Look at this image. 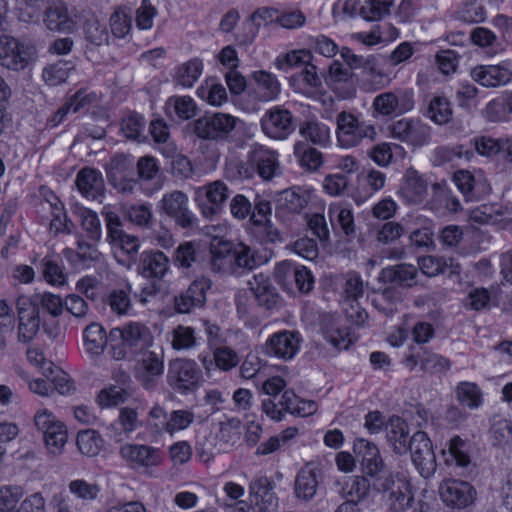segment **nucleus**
<instances>
[{
	"mask_svg": "<svg viewBox=\"0 0 512 512\" xmlns=\"http://www.w3.org/2000/svg\"><path fill=\"white\" fill-rule=\"evenodd\" d=\"M188 202V196L184 192L174 190L163 195L158 207L181 228L192 229L197 227L198 219L189 209Z\"/></svg>",
	"mask_w": 512,
	"mask_h": 512,
	"instance_id": "obj_10",
	"label": "nucleus"
},
{
	"mask_svg": "<svg viewBox=\"0 0 512 512\" xmlns=\"http://www.w3.org/2000/svg\"><path fill=\"white\" fill-rule=\"evenodd\" d=\"M370 487V481L365 476L345 477L336 482L337 493L356 505L368 496Z\"/></svg>",
	"mask_w": 512,
	"mask_h": 512,
	"instance_id": "obj_31",
	"label": "nucleus"
},
{
	"mask_svg": "<svg viewBox=\"0 0 512 512\" xmlns=\"http://www.w3.org/2000/svg\"><path fill=\"white\" fill-rule=\"evenodd\" d=\"M110 355L114 360L134 361L150 349L154 337L143 323L130 322L109 332Z\"/></svg>",
	"mask_w": 512,
	"mask_h": 512,
	"instance_id": "obj_1",
	"label": "nucleus"
},
{
	"mask_svg": "<svg viewBox=\"0 0 512 512\" xmlns=\"http://www.w3.org/2000/svg\"><path fill=\"white\" fill-rule=\"evenodd\" d=\"M271 215V204L265 199H256L254 203V213L251 215V222L253 225L262 228L266 234L265 240L267 242H275L280 240V235L277 230L270 222L269 217Z\"/></svg>",
	"mask_w": 512,
	"mask_h": 512,
	"instance_id": "obj_34",
	"label": "nucleus"
},
{
	"mask_svg": "<svg viewBox=\"0 0 512 512\" xmlns=\"http://www.w3.org/2000/svg\"><path fill=\"white\" fill-rule=\"evenodd\" d=\"M340 54L350 69L363 68L371 74L376 73L377 59L374 55H357L348 47H343Z\"/></svg>",
	"mask_w": 512,
	"mask_h": 512,
	"instance_id": "obj_59",
	"label": "nucleus"
},
{
	"mask_svg": "<svg viewBox=\"0 0 512 512\" xmlns=\"http://www.w3.org/2000/svg\"><path fill=\"white\" fill-rule=\"evenodd\" d=\"M18 313V341L31 342L39 332L41 320L39 311L31 306L27 296H19L16 302Z\"/></svg>",
	"mask_w": 512,
	"mask_h": 512,
	"instance_id": "obj_18",
	"label": "nucleus"
},
{
	"mask_svg": "<svg viewBox=\"0 0 512 512\" xmlns=\"http://www.w3.org/2000/svg\"><path fill=\"white\" fill-rule=\"evenodd\" d=\"M120 455L132 468H150L161 461L159 450L147 445L126 444L120 448Z\"/></svg>",
	"mask_w": 512,
	"mask_h": 512,
	"instance_id": "obj_25",
	"label": "nucleus"
},
{
	"mask_svg": "<svg viewBox=\"0 0 512 512\" xmlns=\"http://www.w3.org/2000/svg\"><path fill=\"white\" fill-rule=\"evenodd\" d=\"M278 152L264 145L254 143L244 160L235 164L240 179H252L258 175L263 181H271L281 174Z\"/></svg>",
	"mask_w": 512,
	"mask_h": 512,
	"instance_id": "obj_2",
	"label": "nucleus"
},
{
	"mask_svg": "<svg viewBox=\"0 0 512 512\" xmlns=\"http://www.w3.org/2000/svg\"><path fill=\"white\" fill-rule=\"evenodd\" d=\"M77 250L66 248L63 250L65 258L76 268H90L95 263L100 262L102 253L96 247L94 242H87L78 239L76 242Z\"/></svg>",
	"mask_w": 512,
	"mask_h": 512,
	"instance_id": "obj_28",
	"label": "nucleus"
},
{
	"mask_svg": "<svg viewBox=\"0 0 512 512\" xmlns=\"http://www.w3.org/2000/svg\"><path fill=\"white\" fill-rule=\"evenodd\" d=\"M322 330L325 339L338 350L348 349L354 341L349 328L341 327L334 320L324 321Z\"/></svg>",
	"mask_w": 512,
	"mask_h": 512,
	"instance_id": "obj_42",
	"label": "nucleus"
},
{
	"mask_svg": "<svg viewBox=\"0 0 512 512\" xmlns=\"http://www.w3.org/2000/svg\"><path fill=\"white\" fill-rule=\"evenodd\" d=\"M318 484V476L314 469L309 466L301 468L294 481L296 497L304 501L311 500L317 492Z\"/></svg>",
	"mask_w": 512,
	"mask_h": 512,
	"instance_id": "obj_36",
	"label": "nucleus"
},
{
	"mask_svg": "<svg viewBox=\"0 0 512 512\" xmlns=\"http://www.w3.org/2000/svg\"><path fill=\"white\" fill-rule=\"evenodd\" d=\"M301 336L297 331L282 330L272 334L266 342V352L283 360H290L299 351Z\"/></svg>",
	"mask_w": 512,
	"mask_h": 512,
	"instance_id": "obj_21",
	"label": "nucleus"
},
{
	"mask_svg": "<svg viewBox=\"0 0 512 512\" xmlns=\"http://www.w3.org/2000/svg\"><path fill=\"white\" fill-rule=\"evenodd\" d=\"M405 361L410 369L420 365L422 370L429 373L445 372L451 367L449 359L422 346L413 347Z\"/></svg>",
	"mask_w": 512,
	"mask_h": 512,
	"instance_id": "obj_24",
	"label": "nucleus"
},
{
	"mask_svg": "<svg viewBox=\"0 0 512 512\" xmlns=\"http://www.w3.org/2000/svg\"><path fill=\"white\" fill-rule=\"evenodd\" d=\"M167 113L172 117L176 115L181 120H187L195 116L196 104L189 96H172L165 105Z\"/></svg>",
	"mask_w": 512,
	"mask_h": 512,
	"instance_id": "obj_46",
	"label": "nucleus"
},
{
	"mask_svg": "<svg viewBox=\"0 0 512 512\" xmlns=\"http://www.w3.org/2000/svg\"><path fill=\"white\" fill-rule=\"evenodd\" d=\"M457 401L470 410H476L483 404V392L474 382L462 381L455 388Z\"/></svg>",
	"mask_w": 512,
	"mask_h": 512,
	"instance_id": "obj_41",
	"label": "nucleus"
},
{
	"mask_svg": "<svg viewBox=\"0 0 512 512\" xmlns=\"http://www.w3.org/2000/svg\"><path fill=\"white\" fill-rule=\"evenodd\" d=\"M385 433L387 442L395 454L404 455L408 452L410 438L405 420L399 416L390 417L385 425Z\"/></svg>",
	"mask_w": 512,
	"mask_h": 512,
	"instance_id": "obj_29",
	"label": "nucleus"
},
{
	"mask_svg": "<svg viewBox=\"0 0 512 512\" xmlns=\"http://www.w3.org/2000/svg\"><path fill=\"white\" fill-rule=\"evenodd\" d=\"M135 264L139 275L153 280H161L170 268L168 256L158 249L143 251Z\"/></svg>",
	"mask_w": 512,
	"mask_h": 512,
	"instance_id": "obj_20",
	"label": "nucleus"
},
{
	"mask_svg": "<svg viewBox=\"0 0 512 512\" xmlns=\"http://www.w3.org/2000/svg\"><path fill=\"white\" fill-rule=\"evenodd\" d=\"M393 138L406 142L414 147L427 144L431 138L430 127L419 119L403 118L390 126Z\"/></svg>",
	"mask_w": 512,
	"mask_h": 512,
	"instance_id": "obj_15",
	"label": "nucleus"
},
{
	"mask_svg": "<svg viewBox=\"0 0 512 512\" xmlns=\"http://www.w3.org/2000/svg\"><path fill=\"white\" fill-rule=\"evenodd\" d=\"M439 495L446 506L461 510L473 504L476 490L467 481L447 479L440 484Z\"/></svg>",
	"mask_w": 512,
	"mask_h": 512,
	"instance_id": "obj_13",
	"label": "nucleus"
},
{
	"mask_svg": "<svg viewBox=\"0 0 512 512\" xmlns=\"http://www.w3.org/2000/svg\"><path fill=\"white\" fill-rule=\"evenodd\" d=\"M473 79L485 87H496L507 84L512 72L502 65H483L475 67L471 73Z\"/></svg>",
	"mask_w": 512,
	"mask_h": 512,
	"instance_id": "obj_32",
	"label": "nucleus"
},
{
	"mask_svg": "<svg viewBox=\"0 0 512 512\" xmlns=\"http://www.w3.org/2000/svg\"><path fill=\"white\" fill-rule=\"evenodd\" d=\"M274 278L289 293L298 291L307 294L313 289L315 282L308 268L292 261L278 263L274 270Z\"/></svg>",
	"mask_w": 512,
	"mask_h": 512,
	"instance_id": "obj_5",
	"label": "nucleus"
},
{
	"mask_svg": "<svg viewBox=\"0 0 512 512\" xmlns=\"http://www.w3.org/2000/svg\"><path fill=\"white\" fill-rule=\"evenodd\" d=\"M426 115L438 125L447 124L453 115L450 101L443 96L433 97L428 104Z\"/></svg>",
	"mask_w": 512,
	"mask_h": 512,
	"instance_id": "obj_48",
	"label": "nucleus"
},
{
	"mask_svg": "<svg viewBox=\"0 0 512 512\" xmlns=\"http://www.w3.org/2000/svg\"><path fill=\"white\" fill-rule=\"evenodd\" d=\"M138 360V379L146 390H152L157 385V380L164 372L163 353L150 351L141 353Z\"/></svg>",
	"mask_w": 512,
	"mask_h": 512,
	"instance_id": "obj_23",
	"label": "nucleus"
},
{
	"mask_svg": "<svg viewBox=\"0 0 512 512\" xmlns=\"http://www.w3.org/2000/svg\"><path fill=\"white\" fill-rule=\"evenodd\" d=\"M373 125L360 121L354 114L341 111L336 116V136L343 148L358 146L364 138L373 140L376 136Z\"/></svg>",
	"mask_w": 512,
	"mask_h": 512,
	"instance_id": "obj_4",
	"label": "nucleus"
},
{
	"mask_svg": "<svg viewBox=\"0 0 512 512\" xmlns=\"http://www.w3.org/2000/svg\"><path fill=\"white\" fill-rule=\"evenodd\" d=\"M233 261L236 274L240 270L251 271L263 263V259L258 252L244 243H233Z\"/></svg>",
	"mask_w": 512,
	"mask_h": 512,
	"instance_id": "obj_40",
	"label": "nucleus"
},
{
	"mask_svg": "<svg viewBox=\"0 0 512 512\" xmlns=\"http://www.w3.org/2000/svg\"><path fill=\"white\" fill-rule=\"evenodd\" d=\"M294 155L300 165L309 171H316L323 163L321 152L305 142L299 141L295 144Z\"/></svg>",
	"mask_w": 512,
	"mask_h": 512,
	"instance_id": "obj_52",
	"label": "nucleus"
},
{
	"mask_svg": "<svg viewBox=\"0 0 512 512\" xmlns=\"http://www.w3.org/2000/svg\"><path fill=\"white\" fill-rule=\"evenodd\" d=\"M512 113V93L506 92L490 101L486 107V114L490 121L498 122L508 119Z\"/></svg>",
	"mask_w": 512,
	"mask_h": 512,
	"instance_id": "obj_51",
	"label": "nucleus"
},
{
	"mask_svg": "<svg viewBox=\"0 0 512 512\" xmlns=\"http://www.w3.org/2000/svg\"><path fill=\"white\" fill-rule=\"evenodd\" d=\"M76 186L80 193L88 199H97L104 191V180L101 172L94 168L81 169L76 177Z\"/></svg>",
	"mask_w": 512,
	"mask_h": 512,
	"instance_id": "obj_33",
	"label": "nucleus"
},
{
	"mask_svg": "<svg viewBox=\"0 0 512 512\" xmlns=\"http://www.w3.org/2000/svg\"><path fill=\"white\" fill-rule=\"evenodd\" d=\"M202 378L201 370L192 360L175 359L170 361L166 375L169 387L182 395L197 389Z\"/></svg>",
	"mask_w": 512,
	"mask_h": 512,
	"instance_id": "obj_6",
	"label": "nucleus"
},
{
	"mask_svg": "<svg viewBox=\"0 0 512 512\" xmlns=\"http://www.w3.org/2000/svg\"><path fill=\"white\" fill-rule=\"evenodd\" d=\"M111 247L118 263L126 268H131L138 261L137 254L140 248V240L137 236L128 234Z\"/></svg>",
	"mask_w": 512,
	"mask_h": 512,
	"instance_id": "obj_38",
	"label": "nucleus"
},
{
	"mask_svg": "<svg viewBox=\"0 0 512 512\" xmlns=\"http://www.w3.org/2000/svg\"><path fill=\"white\" fill-rule=\"evenodd\" d=\"M77 447L86 456H96L102 447L103 440L98 431L86 429L77 434Z\"/></svg>",
	"mask_w": 512,
	"mask_h": 512,
	"instance_id": "obj_55",
	"label": "nucleus"
},
{
	"mask_svg": "<svg viewBox=\"0 0 512 512\" xmlns=\"http://www.w3.org/2000/svg\"><path fill=\"white\" fill-rule=\"evenodd\" d=\"M400 193L409 204H420L427 196V183L414 169L406 171Z\"/></svg>",
	"mask_w": 512,
	"mask_h": 512,
	"instance_id": "obj_30",
	"label": "nucleus"
},
{
	"mask_svg": "<svg viewBox=\"0 0 512 512\" xmlns=\"http://www.w3.org/2000/svg\"><path fill=\"white\" fill-rule=\"evenodd\" d=\"M207 269L215 274H236L233 261V242L228 240H214L210 245L209 258L205 259Z\"/></svg>",
	"mask_w": 512,
	"mask_h": 512,
	"instance_id": "obj_19",
	"label": "nucleus"
},
{
	"mask_svg": "<svg viewBox=\"0 0 512 512\" xmlns=\"http://www.w3.org/2000/svg\"><path fill=\"white\" fill-rule=\"evenodd\" d=\"M240 363L238 353L228 346L214 347L213 357L209 360L210 365L222 371H230Z\"/></svg>",
	"mask_w": 512,
	"mask_h": 512,
	"instance_id": "obj_56",
	"label": "nucleus"
},
{
	"mask_svg": "<svg viewBox=\"0 0 512 512\" xmlns=\"http://www.w3.org/2000/svg\"><path fill=\"white\" fill-rule=\"evenodd\" d=\"M124 218L134 225L142 228H149L152 223V211L148 204L131 205L124 208Z\"/></svg>",
	"mask_w": 512,
	"mask_h": 512,
	"instance_id": "obj_62",
	"label": "nucleus"
},
{
	"mask_svg": "<svg viewBox=\"0 0 512 512\" xmlns=\"http://www.w3.org/2000/svg\"><path fill=\"white\" fill-rule=\"evenodd\" d=\"M375 486L385 494L386 504L391 512H406L413 508L414 495L410 484L404 479H394L391 475L384 477Z\"/></svg>",
	"mask_w": 512,
	"mask_h": 512,
	"instance_id": "obj_9",
	"label": "nucleus"
},
{
	"mask_svg": "<svg viewBox=\"0 0 512 512\" xmlns=\"http://www.w3.org/2000/svg\"><path fill=\"white\" fill-rule=\"evenodd\" d=\"M300 135L314 145L326 146L330 141V129L317 120H307L299 127Z\"/></svg>",
	"mask_w": 512,
	"mask_h": 512,
	"instance_id": "obj_43",
	"label": "nucleus"
},
{
	"mask_svg": "<svg viewBox=\"0 0 512 512\" xmlns=\"http://www.w3.org/2000/svg\"><path fill=\"white\" fill-rule=\"evenodd\" d=\"M472 152L465 149L463 145L441 146L435 149L433 154V162L437 166L454 162L457 159L465 157L469 159Z\"/></svg>",
	"mask_w": 512,
	"mask_h": 512,
	"instance_id": "obj_60",
	"label": "nucleus"
},
{
	"mask_svg": "<svg viewBox=\"0 0 512 512\" xmlns=\"http://www.w3.org/2000/svg\"><path fill=\"white\" fill-rule=\"evenodd\" d=\"M212 281L201 276L193 280L187 289L173 298V308L178 314H190L201 309L207 302V292L211 289Z\"/></svg>",
	"mask_w": 512,
	"mask_h": 512,
	"instance_id": "obj_11",
	"label": "nucleus"
},
{
	"mask_svg": "<svg viewBox=\"0 0 512 512\" xmlns=\"http://www.w3.org/2000/svg\"><path fill=\"white\" fill-rule=\"evenodd\" d=\"M418 269L408 263H399L381 270L378 280L394 287L410 288L416 284Z\"/></svg>",
	"mask_w": 512,
	"mask_h": 512,
	"instance_id": "obj_27",
	"label": "nucleus"
},
{
	"mask_svg": "<svg viewBox=\"0 0 512 512\" xmlns=\"http://www.w3.org/2000/svg\"><path fill=\"white\" fill-rule=\"evenodd\" d=\"M37 58L36 46L30 42H20L17 40V48L11 56L14 66H7L6 68L13 71H21L27 68Z\"/></svg>",
	"mask_w": 512,
	"mask_h": 512,
	"instance_id": "obj_49",
	"label": "nucleus"
},
{
	"mask_svg": "<svg viewBox=\"0 0 512 512\" xmlns=\"http://www.w3.org/2000/svg\"><path fill=\"white\" fill-rule=\"evenodd\" d=\"M257 305L265 310L280 309L282 298L270 279L263 274L254 275L249 282Z\"/></svg>",
	"mask_w": 512,
	"mask_h": 512,
	"instance_id": "obj_26",
	"label": "nucleus"
},
{
	"mask_svg": "<svg viewBox=\"0 0 512 512\" xmlns=\"http://www.w3.org/2000/svg\"><path fill=\"white\" fill-rule=\"evenodd\" d=\"M31 301V306L40 312V308L49 313L53 317H58L62 314L64 302L59 295L44 292L37 293L28 297Z\"/></svg>",
	"mask_w": 512,
	"mask_h": 512,
	"instance_id": "obj_47",
	"label": "nucleus"
},
{
	"mask_svg": "<svg viewBox=\"0 0 512 512\" xmlns=\"http://www.w3.org/2000/svg\"><path fill=\"white\" fill-rule=\"evenodd\" d=\"M453 182L466 201H480L491 192L490 183L481 171L475 173L467 170L456 171Z\"/></svg>",
	"mask_w": 512,
	"mask_h": 512,
	"instance_id": "obj_16",
	"label": "nucleus"
},
{
	"mask_svg": "<svg viewBox=\"0 0 512 512\" xmlns=\"http://www.w3.org/2000/svg\"><path fill=\"white\" fill-rule=\"evenodd\" d=\"M354 452L360 461L362 471L366 475L376 478L377 483L382 481V476L388 471L378 447L374 443L361 438L354 443Z\"/></svg>",
	"mask_w": 512,
	"mask_h": 512,
	"instance_id": "obj_14",
	"label": "nucleus"
},
{
	"mask_svg": "<svg viewBox=\"0 0 512 512\" xmlns=\"http://www.w3.org/2000/svg\"><path fill=\"white\" fill-rule=\"evenodd\" d=\"M252 78L256 82L261 98L265 101L275 99L280 93V84L272 73L263 70L254 71Z\"/></svg>",
	"mask_w": 512,
	"mask_h": 512,
	"instance_id": "obj_50",
	"label": "nucleus"
},
{
	"mask_svg": "<svg viewBox=\"0 0 512 512\" xmlns=\"http://www.w3.org/2000/svg\"><path fill=\"white\" fill-rule=\"evenodd\" d=\"M312 59V55L306 50H295L285 55H280L275 60L277 69L288 73L290 69L303 67Z\"/></svg>",
	"mask_w": 512,
	"mask_h": 512,
	"instance_id": "obj_58",
	"label": "nucleus"
},
{
	"mask_svg": "<svg viewBox=\"0 0 512 512\" xmlns=\"http://www.w3.org/2000/svg\"><path fill=\"white\" fill-rule=\"evenodd\" d=\"M408 451L420 475L426 479L432 477L437 469V461L428 435L423 431L415 432L410 437Z\"/></svg>",
	"mask_w": 512,
	"mask_h": 512,
	"instance_id": "obj_8",
	"label": "nucleus"
},
{
	"mask_svg": "<svg viewBox=\"0 0 512 512\" xmlns=\"http://www.w3.org/2000/svg\"><path fill=\"white\" fill-rule=\"evenodd\" d=\"M173 263L178 268L187 270L194 266L204 268L205 257L193 242H183L174 250Z\"/></svg>",
	"mask_w": 512,
	"mask_h": 512,
	"instance_id": "obj_35",
	"label": "nucleus"
},
{
	"mask_svg": "<svg viewBox=\"0 0 512 512\" xmlns=\"http://www.w3.org/2000/svg\"><path fill=\"white\" fill-rule=\"evenodd\" d=\"M230 195L231 189L229 186L221 180H216L197 188L195 200L202 215L213 220L223 212Z\"/></svg>",
	"mask_w": 512,
	"mask_h": 512,
	"instance_id": "obj_7",
	"label": "nucleus"
},
{
	"mask_svg": "<svg viewBox=\"0 0 512 512\" xmlns=\"http://www.w3.org/2000/svg\"><path fill=\"white\" fill-rule=\"evenodd\" d=\"M203 64L198 58L189 60L181 64L174 75L176 84L189 88L197 81L202 73Z\"/></svg>",
	"mask_w": 512,
	"mask_h": 512,
	"instance_id": "obj_45",
	"label": "nucleus"
},
{
	"mask_svg": "<svg viewBox=\"0 0 512 512\" xmlns=\"http://www.w3.org/2000/svg\"><path fill=\"white\" fill-rule=\"evenodd\" d=\"M275 484L266 476L251 481L249 493L251 502L258 512H275L278 508V498L274 492Z\"/></svg>",
	"mask_w": 512,
	"mask_h": 512,
	"instance_id": "obj_22",
	"label": "nucleus"
},
{
	"mask_svg": "<svg viewBox=\"0 0 512 512\" xmlns=\"http://www.w3.org/2000/svg\"><path fill=\"white\" fill-rule=\"evenodd\" d=\"M394 0H365L359 7V15L366 21H379L390 13Z\"/></svg>",
	"mask_w": 512,
	"mask_h": 512,
	"instance_id": "obj_54",
	"label": "nucleus"
},
{
	"mask_svg": "<svg viewBox=\"0 0 512 512\" xmlns=\"http://www.w3.org/2000/svg\"><path fill=\"white\" fill-rule=\"evenodd\" d=\"M290 83L295 88L309 87L318 89L322 86V80L317 73V67L310 62L305 64L299 73L290 76Z\"/></svg>",
	"mask_w": 512,
	"mask_h": 512,
	"instance_id": "obj_57",
	"label": "nucleus"
},
{
	"mask_svg": "<svg viewBox=\"0 0 512 512\" xmlns=\"http://www.w3.org/2000/svg\"><path fill=\"white\" fill-rule=\"evenodd\" d=\"M261 128L268 137L284 140L295 131L296 126L294 117L288 109L275 106L263 115Z\"/></svg>",
	"mask_w": 512,
	"mask_h": 512,
	"instance_id": "obj_12",
	"label": "nucleus"
},
{
	"mask_svg": "<svg viewBox=\"0 0 512 512\" xmlns=\"http://www.w3.org/2000/svg\"><path fill=\"white\" fill-rule=\"evenodd\" d=\"M105 227H106V241L112 246L117 241L128 235L123 229V222L120 216L108 207H104L101 212Z\"/></svg>",
	"mask_w": 512,
	"mask_h": 512,
	"instance_id": "obj_53",
	"label": "nucleus"
},
{
	"mask_svg": "<svg viewBox=\"0 0 512 512\" xmlns=\"http://www.w3.org/2000/svg\"><path fill=\"white\" fill-rule=\"evenodd\" d=\"M419 267L423 274L428 277H435L449 270L450 274H459L460 265L454 263L452 258L425 256L419 260Z\"/></svg>",
	"mask_w": 512,
	"mask_h": 512,
	"instance_id": "obj_39",
	"label": "nucleus"
},
{
	"mask_svg": "<svg viewBox=\"0 0 512 512\" xmlns=\"http://www.w3.org/2000/svg\"><path fill=\"white\" fill-rule=\"evenodd\" d=\"M45 27L53 32L70 33L76 27L73 9L62 0H50L43 13Z\"/></svg>",
	"mask_w": 512,
	"mask_h": 512,
	"instance_id": "obj_17",
	"label": "nucleus"
},
{
	"mask_svg": "<svg viewBox=\"0 0 512 512\" xmlns=\"http://www.w3.org/2000/svg\"><path fill=\"white\" fill-rule=\"evenodd\" d=\"M83 338L86 352L91 356L102 354L104 348L110 346L109 334L107 335L105 329L96 322H92L84 329Z\"/></svg>",
	"mask_w": 512,
	"mask_h": 512,
	"instance_id": "obj_37",
	"label": "nucleus"
},
{
	"mask_svg": "<svg viewBox=\"0 0 512 512\" xmlns=\"http://www.w3.org/2000/svg\"><path fill=\"white\" fill-rule=\"evenodd\" d=\"M466 442L459 436H454L449 441L448 456L445 462L448 465L455 464L457 467L466 468L470 464V457L466 453Z\"/></svg>",
	"mask_w": 512,
	"mask_h": 512,
	"instance_id": "obj_61",
	"label": "nucleus"
},
{
	"mask_svg": "<svg viewBox=\"0 0 512 512\" xmlns=\"http://www.w3.org/2000/svg\"><path fill=\"white\" fill-rule=\"evenodd\" d=\"M134 169V159L130 155L117 154L107 164V177L110 182L116 184L127 178Z\"/></svg>",
	"mask_w": 512,
	"mask_h": 512,
	"instance_id": "obj_44",
	"label": "nucleus"
},
{
	"mask_svg": "<svg viewBox=\"0 0 512 512\" xmlns=\"http://www.w3.org/2000/svg\"><path fill=\"white\" fill-rule=\"evenodd\" d=\"M239 122V118L227 113H206L193 122V132L200 139L225 142Z\"/></svg>",
	"mask_w": 512,
	"mask_h": 512,
	"instance_id": "obj_3",
	"label": "nucleus"
},
{
	"mask_svg": "<svg viewBox=\"0 0 512 512\" xmlns=\"http://www.w3.org/2000/svg\"><path fill=\"white\" fill-rule=\"evenodd\" d=\"M146 121L138 113H130L121 121V131L127 139L140 141Z\"/></svg>",
	"mask_w": 512,
	"mask_h": 512,
	"instance_id": "obj_63",
	"label": "nucleus"
},
{
	"mask_svg": "<svg viewBox=\"0 0 512 512\" xmlns=\"http://www.w3.org/2000/svg\"><path fill=\"white\" fill-rule=\"evenodd\" d=\"M81 226L82 229L86 232L87 238L97 244L102 237V229L101 223L98 218V215L89 209H85L81 211Z\"/></svg>",
	"mask_w": 512,
	"mask_h": 512,
	"instance_id": "obj_64",
	"label": "nucleus"
}]
</instances>
